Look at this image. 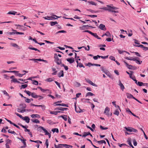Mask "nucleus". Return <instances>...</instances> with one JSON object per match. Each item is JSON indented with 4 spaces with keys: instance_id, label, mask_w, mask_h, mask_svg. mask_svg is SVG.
I'll list each match as a JSON object with an SVG mask.
<instances>
[{
    "instance_id": "obj_9",
    "label": "nucleus",
    "mask_w": 148,
    "mask_h": 148,
    "mask_svg": "<svg viewBox=\"0 0 148 148\" xmlns=\"http://www.w3.org/2000/svg\"><path fill=\"white\" fill-rule=\"evenodd\" d=\"M99 28L101 30H106V28L104 25L102 24H100L99 25Z\"/></svg>"
},
{
    "instance_id": "obj_30",
    "label": "nucleus",
    "mask_w": 148,
    "mask_h": 148,
    "mask_svg": "<svg viewBox=\"0 0 148 148\" xmlns=\"http://www.w3.org/2000/svg\"><path fill=\"white\" fill-rule=\"evenodd\" d=\"M31 121L32 122L34 123H40L39 121L37 119H31Z\"/></svg>"
},
{
    "instance_id": "obj_36",
    "label": "nucleus",
    "mask_w": 148,
    "mask_h": 148,
    "mask_svg": "<svg viewBox=\"0 0 148 148\" xmlns=\"http://www.w3.org/2000/svg\"><path fill=\"white\" fill-rule=\"evenodd\" d=\"M50 24L51 26H53L58 24V23L56 21H52L50 22Z\"/></svg>"
},
{
    "instance_id": "obj_60",
    "label": "nucleus",
    "mask_w": 148,
    "mask_h": 148,
    "mask_svg": "<svg viewBox=\"0 0 148 148\" xmlns=\"http://www.w3.org/2000/svg\"><path fill=\"white\" fill-rule=\"evenodd\" d=\"M33 84L35 85H38V82L36 80H34Z\"/></svg>"
},
{
    "instance_id": "obj_11",
    "label": "nucleus",
    "mask_w": 148,
    "mask_h": 148,
    "mask_svg": "<svg viewBox=\"0 0 148 148\" xmlns=\"http://www.w3.org/2000/svg\"><path fill=\"white\" fill-rule=\"evenodd\" d=\"M17 138L21 141L24 144V147H25L26 146V145L25 141L26 140V139H22L17 137Z\"/></svg>"
},
{
    "instance_id": "obj_28",
    "label": "nucleus",
    "mask_w": 148,
    "mask_h": 148,
    "mask_svg": "<svg viewBox=\"0 0 148 148\" xmlns=\"http://www.w3.org/2000/svg\"><path fill=\"white\" fill-rule=\"evenodd\" d=\"M12 31L14 32H15V34H16L22 35L24 34V33L23 32H18L16 31V30L12 29Z\"/></svg>"
},
{
    "instance_id": "obj_47",
    "label": "nucleus",
    "mask_w": 148,
    "mask_h": 148,
    "mask_svg": "<svg viewBox=\"0 0 148 148\" xmlns=\"http://www.w3.org/2000/svg\"><path fill=\"white\" fill-rule=\"evenodd\" d=\"M93 95H94L91 92H88L86 94V96L87 97L88 96H92Z\"/></svg>"
},
{
    "instance_id": "obj_34",
    "label": "nucleus",
    "mask_w": 148,
    "mask_h": 148,
    "mask_svg": "<svg viewBox=\"0 0 148 148\" xmlns=\"http://www.w3.org/2000/svg\"><path fill=\"white\" fill-rule=\"evenodd\" d=\"M84 134L82 135L83 137H85L86 136L89 135V134H90V133L89 132H84Z\"/></svg>"
},
{
    "instance_id": "obj_3",
    "label": "nucleus",
    "mask_w": 148,
    "mask_h": 148,
    "mask_svg": "<svg viewBox=\"0 0 148 148\" xmlns=\"http://www.w3.org/2000/svg\"><path fill=\"white\" fill-rule=\"evenodd\" d=\"M110 111L109 108L108 107H106L104 111V113L107 115L108 116H110L112 115V113H111L110 114H109V112Z\"/></svg>"
},
{
    "instance_id": "obj_42",
    "label": "nucleus",
    "mask_w": 148,
    "mask_h": 148,
    "mask_svg": "<svg viewBox=\"0 0 148 148\" xmlns=\"http://www.w3.org/2000/svg\"><path fill=\"white\" fill-rule=\"evenodd\" d=\"M16 13V12H15V11H13V12H9L7 14H13V15H15V14Z\"/></svg>"
},
{
    "instance_id": "obj_56",
    "label": "nucleus",
    "mask_w": 148,
    "mask_h": 148,
    "mask_svg": "<svg viewBox=\"0 0 148 148\" xmlns=\"http://www.w3.org/2000/svg\"><path fill=\"white\" fill-rule=\"evenodd\" d=\"M133 142L134 145V146H136L137 145V142L135 139H134L133 140Z\"/></svg>"
},
{
    "instance_id": "obj_25",
    "label": "nucleus",
    "mask_w": 148,
    "mask_h": 148,
    "mask_svg": "<svg viewBox=\"0 0 148 148\" xmlns=\"http://www.w3.org/2000/svg\"><path fill=\"white\" fill-rule=\"evenodd\" d=\"M60 117H61L63 118L65 121L67 120V116L66 115H64L63 116H59Z\"/></svg>"
},
{
    "instance_id": "obj_48",
    "label": "nucleus",
    "mask_w": 148,
    "mask_h": 148,
    "mask_svg": "<svg viewBox=\"0 0 148 148\" xmlns=\"http://www.w3.org/2000/svg\"><path fill=\"white\" fill-rule=\"evenodd\" d=\"M27 85L26 84L22 85L21 86V89L22 88H25L26 87H27Z\"/></svg>"
},
{
    "instance_id": "obj_38",
    "label": "nucleus",
    "mask_w": 148,
    "mask_h": 148,
    "mask_svg": "<svg viewBox=\"0 0 148 148\" xmlns=\"http://www.w3.org/2000/svg\"><path fill=\"white\" fill-rule=\"evenodd\" d=\"M97 143L99 144H103L104 143L105 144H106V142L104 140H101L100 141H97Z\"/></svg>"
},
{
    "instance_id": "obj_33",
    "label": "nucleus",
    "mask_w": 148,
    "mask_h": 148,
    "mask_svg": "<svg viewBox=\"0 0 148 148\" xmlns=\"http://www.w3.org/2000/svg\"><path fill=\"white\" fill-rule=\"evenodd\" d=\"M88 2L89 4H91L92 5H97V3H95L93 1H88Z\"/></svg>"
},
{
    "instance_id": "obj_19",
    "label": "nucleus",
    "mask_w": 148,
    "mask_h": 148,
    "mask_svg": "<svg viewBox=\"0 0 148 148\" xmlns=\"http://www.w3.org/2000/svg\"><path fill=\"white\" fill-rule=\"evenodd\" d=\"M31 116L33 118H39L40 117V116L38 114H32L31 115Z\"/></svg>"
},
{
    "instance_id": "obj_43",
    "label": "nucleus",
    "mask_w": 148,
    "mask_h": 148,
    "mask_svg": "<svg viewBox=\"0 0 148 148\" xmlns=\"http://www.w3.org/2000/svg\"><path fill=\"white\" fill-rule=\"evenodd\" d=\"M66 31L62 30L60 31H59L57 32L56 33V34H57L59 33H66Z\"/></svg>"
},
{
    "instance_id": "obj_2",
    "label": "nucleus",
    "mask_w": 148,
    "mask_h": 148,
    "mask_svg": "<svg viewBox=\"0 0 148 148\" xmlns=\"http://www.w3.org/2000/svg\"><path fill=\"white\" fill-rule=\"evenodd\" d=\"M125 128L126 130L127 131L130 132H137L138 131L137 130H136L133 128H132L131 127H125Z\"/></svg>"
},
{
    "instance_id": "obj_7",
    "label": "nucleus",
    "mask_w": 148,
    "mask_h": 148,
    "mask_svg": "<svg viewBox=\"0 0 148 148\" xmlns=\"http://www.w3.org/2000/svg\"><path fill=\"white\" fill-rule=\"evenodd\" d=\"M108 77H109L110 78L113 79V77L112 76L111 73L109 72L108 70H106V72L104 73Z\"/></svg>"
},
{
    "instance_id": "obj_54",
    "label": "nucleus",
    "mask_w": 148,
    "mask_h": 148,
    "mask_svg": "<svg viewBox=\"0 0 148 148\" xmlns=\"http://www.w3.org/2000/svg\"><path fill=\"white\" fill-rule=\"evenodd\" d=\"M126 59L128 60L134 61V58H133L132 57H131V58H129L128 57H127L126 58Z\"/></svg>"
},
{
    "instance_id": "obj_64",
    "label": "nucleus",
    "mask_w": 148,
    "mask_h": 148,
    "mask_svg": "<svg viewBox=\"0 0 148 148\" xmlns=\"http://www.w3.org/2000/svg\"><path fill=\"white\" fill-rule=\"evenodd\" d=\"M45 144L46 145V146H47V148H48V145H49V143H48V139H46V142H45Z\"/></svg>"
},
{
    "instance_id": "obj_58",
    "label": "nucleus",
    "mask_w": 148,
    "mask_h": 148,
    "mask_svg": "<svg viewBox=\"0 0 148 148\" xmlns=\"http://www.w3.org/2000/svg\"><path fill=\"white\" fill-rule=\"evenodd\" d=\"M7 34L9 35H12L13 34H15V32H8Z\"/></svg>"
},
{
    "instance_id": "obj_1",
    "label": "nucleus",
    "mask_w": 148,
    "mask_h": 148,
    "mask_svg": "<svg viewBox=\"0 0 148 148\" xmlns=\"http://www.w3.org/2000/svg\"><path fill=\"white\" fill-rule=\"evenodd\" d=\"M54 61L57 64L60 65L62 63V60L59 59L57 54H54Z\"/></svg>"
},
{
    "instance_id": "obj_59",
    "label": "nucleus",
    "mask_w": 148,
    "mask_h": 148,
    "mask_svg": "<svg viewBox=\"0 0 148 148\" xmlns=\"http://www.w3.org/2000/svg\"><path fill=\"white\" fill-rule=\"evenodd\" d=\"M100 128L102 130H106L108 129V128L107 127H104L101 125H100Z\"/></svg>"
},
{
    "instance_id": "obj_50",
    "label": "nucleus",
    "mask_w": 148,
    "mask_h": 148,
    "mask_svg": "<svg viewBox=\"0 0 148 148\" xmlns=\"http://www.w3.org/2000/svg\"><path fill=\"white\" fill-rule=\"evenodd\" d=\"M11 44L13 47H16L17 48H18V45L15 43H12Z\"/></svg>"
},
{
    "instance_id": "obj_41",
    "label": "nucleus",
    "mask_w": 148,
    "mask_h": 148,
    "mask_svg": "<svg viewBox=\"0 0 148 148\" xmlns=\"http://www.w3.org/2000/svg\"><path fill=\"white\" fill-rule=\"evenodd\" d=\"M24 92L27 94L29 96H30L31 95V94L32 93L31 92L27 90H25Z\"/></svg>"
},
{
    "instance_id": "obj_22",
    "label": "nucleus",
    "mask_w": 148,
    "mask_h": 148,
    "mask_svg": "<svg viewBox=\"0 0 148 148\" xmlns=\"http://www.w3.org/2000/svg\"><path fill=\"white\" fill-rule=\"evenodd\" d=\"M91 34L98 39H101V38L98 36L97 35V34L96 33H94L92 32Z\"/></svg>"
},
{
    "instance_id": "obj_57",
    "label": "nucleus",
    "mask_w": 148,
    "mask_h": 148,
    "mask_svg": "<svg viewBox=\"0 0 148 148\" xmlns=\"http://www.w3.org/2000/svg\"><path fill=\"white\" fill-rule=\"evenodd\" d=\"M15 75L19 77H22L24 75V74H22L20 73H16Z\"/></svg>"
},
{
    "instance_id": "obj_45",
    "label": "nucleus",
    "mask_w": 148,
    "mask_h": 148,
    "mask_svg": "<svg viewBox=\"0 0 148 148\" xmlns=\"http://www.w3.org/2000/svg\"><path fill=\"white\" fill-rule=\"evenodd\" d=\"M115 103H116L115 101H113L112 102V103L113 104V105H114L116 108H118L119 109V110H120V111H121L120 109V108H119V106H116V104Z\"/></svg>"
},
{
    "instance_id": "obj_63",
    "label": "nucleus",
    "mask_w": 148,
    "mask_h": 148,
    "mask_svg": "<svg viewBox=\"0 0 148 148\" xmlns=\"http://www.w3.org/2000/svg\"><path fill=\"white\" fill-rule=\"evenodd\" d=\"M100 68L101 69V71L104 73H105L106 71V70L104 69V67L103 66L101 67Z\"/></svg>"
},
{
    "instance_id": "obj_61",
    "label": "nucleus",
    "mask_w": 148,
    "mask_h": 148,
    "mask_svg": "<svg viewBox=\"0 0 148 148\" xmlns=\"http://www.w3.org/2000/svg\"><path fill=\"white\" fill-rule=\"evenodd\" d=\"M55 82L56 84V85L58 86L60 89L61 88L60 83H59L57 81H55Z\"/></svg>"
},
{
    "instance_id": "obj_5",
    "label": "nucleus",
    "mask_w": 148,
    "mask_h": 148,
    "mask_svg": "<svg viewBox=\"0 0 148 148\" xmlns=\"http://www.w3.org/2000/svg\"><path fill=\"white\" fill-rule=\"evenodd\" d=\"M86 80L87 82H88L91 85L95 87H97V85L93 83L89 79H86Z\"/></svg>"
},
{
    "instance_id": "obj_8",
    "label": "nucleus",
    "mask_w": 148,
    "mask_h": 148,
    "mask_svg": "<svg viewBox=\"0 0 148 148\" xmlns=\"http://www.w3.org/2000/svg\"><path fill=\"white\" fill-rule=\"evenodd\" d=\"M66 60L70 64L73 63L75 61L74 59L73 58H68Z\"/></svg>"
},
{
    "instance_id": "obj_6",
    "label": "nucleus",
    "mask_w": 148,
    "mask_h": 148,
    "mask_svg": "<svg viewBox=\"0 0 148 148\" xmlns=\"http://www.w3.org/2000/svg\"><path fill=\"white\" fill-rule=\"evenodd\" d=\"M134 61H135L136 63L139 64H140L142 62V61L139 60V58L138 57H135Z\"/></svg>"
},
{
    "instance_id": "obj_49",
    "label": "nucleus",
    "mask_w": 148,
    "mask_h": 148,
    "mask_svg": "<svg viewBox=\"0 0 148 148\" xmlns=\"http://www.w3.org/2000/svg\"><path fill=\"white\" fill-rule=\"evenodd\" d=\"M105 35L108 37H111V34L109 32H106L105 33Z\"/></svg>"
},
{
    "instance_id": "obj_51",
    "label": "nucleus",
    "mask_w": 148,
    "mask_h": 148,
    "mask_svg": "<svg viewBox=\"0 0 148 148\" xmlns=\"http://www.w3.org/2000/svg\"><path fill=\"white\" fill-rule=\"evenodd\" d=\"M130 72L131 73V74H130V78L132 79H134V76L132 75V73L133 72L130 71Z\"/></svg>"
},
{
    "instance_id": "obj_16",
    "label": "nucleus",
    "mask_w": 148,
    "mask_h": 148,
    "mask_svg": "<svg viewBox=\"0 0 148 148\" xmlns=\"http://www.w3.org/2000/svg\"><path fill=\"white\" fill-rule=\"evenodd\" d=\"M127 142L128 143L129 145H130V146H131L132 148H134V147L132 145L131 143L132 142V140L130 138H129L128 139Z\"/></svg>"
},
{
    "instance_id": "obj_20",
    "label": "nucleus",
    "mask_w": 148,
    "mask_h": 148,
    "mask_svg": "<svg viewBox=\"0 0 148 148\" xmlns=\"http://www.w3.org/2000/svg\"><path fill=\"white\" fill-rule=\"evenodd\" d=\"M31 96L32 97L35 98H37L38 97V96H39V95H37L34 92H32L31 94Z\"/></svg>"
},
{
    "instance_id": "obj_14",
    "label": "nucleus",
    "mask_w": 148,
    "mask_h": 148,
    "mask_svg": "<svg viewBox=\"0 0 148 148\" xmlns=\"http://www.w3.org/2000/svg\"><path fill=\"white\" fill-rule=\"evenodd\" d=\"M126 95L127 97L129 99L133 98L134 99V97L132 94H130L128 93H126Z\"/></svg>"
},
{
    "instance_id": "obj_21",
    "label": "nucleus",
    "mask_w": 148,
    "mask_h": 148,
    "mask_svg": "<svg viewBox=\"0 0 148 148\" xmlns=\"http://www.w3.org/2000/svg\"><path fill=\"white\" fill-rule=\"evenodd\" d=\"M90 27L88 25H83L82 27H79V29L81 30H84L85 28Z\"/></svg>"
},
{
    "instance_id": "obj_32",
    "label": "nucleus",
    "mask_w": 148,
    "mask_h": 148,
    "mask_svg": "<svg viewBox=\"0 0 148 148\" xmlns=\"http://www.w3.org/2000/svg\"><path fill=\"white\" fill-rule=\"evenodd\" d=\"M28 48L29 49H30L34 50L36 51H38L39 52H40V51L38 49H37L36 48H35L31 47H28Z\"/></svg>"
},
{
    "instance_id": "obj_18",
    "label": "nucleus",
    "mask_w": 148,
    "mask_h": 148,
    "mask_svg": "<svg viewBox=\"0 0 148 148\" xmlns=\"http://www.w3.org/2000/svg\"><path fill=\"white\" fill-rule=\"evenodd\" d=\"M67 109H68L67 108H62V107H58L57 108L55 109V110H58L61 111H64L66 110Z\"/></svg>"
},
{
    "instance_id": "obj_44",
    "label": "nucleus",
    "mask_w": 148,
    "mask_h": 148,
    "mask_svg": "<svg viewBox=\"0 0 148 148\" xmlns=\"http://www.w3.org/2000/svg\"><path fill=\"white\" fill-rule=\"evenodd\" d=\"M37 61H43L46 63H48V62L47 60H44L43 59H37Z\"/></svg>"
},
{
    "instance_id": "obj_13",
    "label": "nucleus",
    "mask_w": 148,
    "mask_h": 148,
    "mask_svg": "<svg viewBox=\"0 0 148 148\" xmlns=\"http://www.w3.org/2000/svg\"><path fill=\"white\" fill-rule=\"evenodd\" d=\"M39 128L42 130L45 133V135H48L49 134V133L47 132V131L42 126H40L39 127Z\"/></svg>"
},
{
    "instance_id": "obj_37",
    "label": "nucleus",
    "mask_w": 148,
    "mask_h": 148,
    "mask_svg": "<svg viewBox=\"0 0 148 148\" xmlns=\"http://www.w3.org/2000/svg\"><path fill=\"white\" fill-rule=\"evenodd\" d=\"M51 131L54 133L56 132V133H58L59 132V130L58 128H53L51 130Z\"/></svg>"
},
{
    "instance_id": "obj_35",
    "label": "nucleus",
    "mask_w": 148,
    "mask_h": 148,
    "mask_svg": "<svg viewBox=\"0 0 148 148\" xmlns=\"http://www.w3.org/2000/svg\"><path fill=\"white\" fill-rule=\"evenodd\" d=\"M60 111H50V113L52 114H53L56 115L58 114V112H60Z\"/></svg>"
},
{
    "instance_id": "obj_15",
    "label": "nucleus",
    "mask_w": 148,
    "mask_h": 148,
    "mask_svg": "<svg viewBox=\"0 0 148 148\" xmlns=\"http://www.w3.org/2000/svg\"><path fill=\"white\" fill-rule=\"evenodd\" d=\"M23 120L25 121L26 123H28L29 122L30 119L28 116H26L24 117Z\"/></svg>"
},
{
    "instance_id": "obj_23",
    "label": "nucleus",
    "mask_w": 148,
    "mask_h": 148,
    "mask_svg": "<svg viewBox=\"0 0 148 148\" xmlns=\"http://www.w3.org/2000/svg\"><path fill=\"white\" fill-rule=\"evenodd\" d=\"M11 82L14 83H21L20 82L17 80V79L16 78L13 79L11 80Z\"/></svg>"
},
{
    "instance_id": "obj_27",
    "label": "nucleus",
    "mask_w": 148,
    "mask_h": 148,
    "mask_svg": "<svg viewBox=\"0 0 148 148\" xmlns=\"http://www.w3.org/2000/svg\"><path fill=\"white\" fill-rule=\"evenodd\" d=\"M125 64L127 66V67L129 69H132V66L131 65H129L126 62H125Z\"/></svg>"
},
{
    "instance_id": "obj_31",
    "label": "nucleus",
    "mask_w": 148,
    "mask_h": 148,
    "mask_svg": "<svg viewBox=\"0 0 148 148\" xmlns=\"http://www.w3.org/2000/svg\"><path fill=\"white\" fill-rule=\"evenodd\" d=\"M55 106H65V107H68V105H67L66 104H65L64 103L56 104L55 105Z\"/></svg>"
},
{
    "instance_id": "obj_62",
    "label": "nucleus",
    "mask_w": 148,
    "mask_h": 148,
    "mask_svg": "<svg viewBox=\"0 0 148 148\" xmlns=\"http://www.w3.org/2000/svg\"><path fill=\"white\" fill-rule=\"evenodd\" d=\"M2 92L4 95H6V96H9V94L8 93L6 92L5 90H4L2 91Z\"/></svg>"
},
{
    "instance_id": "obj_46",
    "label": "nucleus",
    "mask_w": 148,
    "mask_h": 148,
    "mask_svg": "<svg viewBox=\"0 0 148 148\" xmlns=\"http://www.w3.org/2000/svg\"><path fill=\"white\" fill-rule=\"evenodd\" d=\"M15 114L18 116H19L20 118L22 119H23V118H24L21 115L17 113H15Z\"/></svg>"
},
{
    "instance_id": "obj_10",
    "label": "nucleus",
    "mask_w": 148,
    "mask_h": 148,
    "mask_svg": "<svg viewBox=\"0 0 148 148\" xmlns=\"http://www.w3.org/2000/svg\"><path fill=\"white\" fill-rule=\"evenodd\" d=\"M137 84H138V85L139 86H147L148 84L144 83H143L141 82H137Z\"/></svg>"
},
{
    "instance_id": "obj_55",
    "label": "nucleus",
    "mask_w": 148,
    "mask_h": 148,
    "mask_svg": "<svg viewBox=\"0 0 148 148\" xmlns=\"http://www.w3.org/2000/svg\"><path fill=\"white\" fill-rule=\"evenodd\" d=\"M46 20H50V16H47L46 17H43Z\"/></svg>"
},
{
    "instance_id": "obj_26",
    "label": "nucleus",
    "mask_w": 148,
    "mask_h": 148,
    "mask_svg": "<svg viewBox=\"0 0 148 148\" xmlns=\"http://www.w3.org/2000/svg\"><path fill=\"white\" fill-rule=\"evenodd\" d=\"M119 109L118 108V109H117L114 112V114L117 116H118L119 114Z\"/></svg>"
},
{
    "instance_id": "obj_52",
    "label": "nucleus",
    "mask_w": 148,
    "mask_h": 148,
    "mask_svg": "<svg viewBox=\"0 0 148 148\" xmlns=\"http://www.w3.org/2000/svg\"><path fill=\"white\" fill-rule=\"evenodd\" d=\"M109 59L111 60H113L114 61H115V58L112 56H110L109 57Z\"/></svg>"
},
{
    "instance_id": "obj_4",
    "label": "nucleus",
    "mask_w": 148,
    "mask_h": 148,
    "mask_svg": "<svg viewBox=\"0 0 148 148\" xmlns=\"http://www.w3.org/2000/svg\"><path fill=\"white\" fill-rule=\"evenodd\" d=\"M107 10L111 12L112 10H116L117 9V8L115 7H111L108 5H107Z\"/></svg>"
},
{
    "instance_id": "obj_17",
    "label": "nucleus",
    "mask_w": 148,
    "mask_h": 148,
    "mask_svg": "<svg viewBox=\"0 0 148 148\" xmlns=\"http://www.w3.org/2000/svg\"><path fill=\"white\" fill-rule=\"evenodd\" d=\"M90 99H81V101L83 102H86L88 103H90L89 101Z\"/></svg>"
},
{
    "instance_id": "obj_53",
    "label": "nucleus",
    "mask_w": 148,
    "mask_h": 148,
    "mask_svg": "<svg viewBox=\"0 0 148 148\" xmlns=\"http://www.w3.org/2000/svg\"><path fill=\"white\" fill-rule=\"evenodd\" d=\"M87 139V140H88L89 141V142H90V143H91V144L92 145V146H93L94 147L96 148H98V147H96V146H95V145H94L93 144V143H92V141H91V140H90V139H88V138H87V139Z\"/></svg>"
},
{
    "instance_id": "obj_40",
    "label": "nucleus",
    "mask_w": 148,
    "mask_h": 148,
    "mask_svg": "<svg viewBox=\"0 0 148 148\" xmlns=\"http://www.w3.org/2000/svg\"><path fill=\"white\" fill-rule=\"evenodd\" d=\"M8 132L10 133H11L12 134H13L14 135L15 134H16V133L14 131H12L10 129H9L8 130Z\"/></svg>"
},
{
    "instance_id": "obj_29",
    "label": "nucleus",
    "mask_w": 148,
    "mask_h": 148,
    "mask_svg": "<svg viewBox=\"0 0 148 148\" xmlns=\"http://www.w3.org/2000/svg\"><path fill=\"white\" fill-rule=\"evenodd\" d=\"M66 146V144H60L58 145L59 148H62L64 147H65Z\"/></svg>"
},
{
    "instance_id": "obj_12",
    "label": "nucleus",
    "mask_w": 148,
    "mask_h": 148,
    "mask_svg": "<svg viewBox=\"0 0 148 148\" xmlns=\"http://www.w3.org/2000/svg\"><path fill=\"white\" fill-rule=\"evenodd\" d=\"M118 85L121 87V89L123 91L125 88L123 84L121 83V82L120 80L119 81V83Z\"/></svg>"
},
{
    "instance_id": "obj_24",
    "label": "nucleus",
    "mask_w": 148,
    "mask_h": 148,
    "mask_svg": "<svg viewBox=\"0 0 148 148\" xmlns=\"http://www.w3.org/2000/svg\"><path fill=\"white\" fill-rule=\"evenodd\" d=\"M64 76V72L63 71H61L58 74V76L60 77Z\"/></svg>"
},
{
    "instance_id": "obj_39",
    "label": "nucleus",
    "mask_w": 148,
    "mask_h": 148,
    "mask_svg": "<svg viewBox=\"0 0 148 148\" xmlns=\"http://www.w3.org/2000/svg\"><path fill=\"white\" fill-rule=\"evenodd\" d=\"M77 67L79 66L80 68H81L82 67H83V68H84L85 67L84 66V65L81 63H79L78 64H77Z\"/></svg>"
}]
</instances>
